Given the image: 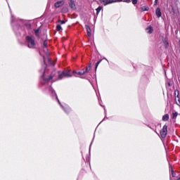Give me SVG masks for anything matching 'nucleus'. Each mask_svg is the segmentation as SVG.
I'll return each instance as SVG.
<instances>
[{"instance_id":"nucleus-1","label":"nucleus","mask_w":180,"mask_h":180,"mask_svg":"<svg viewBox=\"0 0 180 180\" xmlns=\"http://www.w3.org/2000/svg\"><path fill=\"white\" fill-rule=\"evenodd\" d=\"M167 125H164L162 129L160 130V136L162 139H165L167 137V134L168 133Z\"/></svg>"},{"instance_id":"nucleus-2","label":"nucleus","mask_w":180,"mask_h":180,"mask_svg":"<svg viewBox=\"0 0 180 180\" xmlns=\"http://www.w3.org/2000/svg\"><path fill=\"white\" fill-rule=\"evenodd\" d=\"M27 41L28 43V47L30 49H33L34 47V40L30 37H27Z\"/></svg>"},{"instance_id":"nucleus-3","label":"nucleus","mask_w":180,"mask_h":180,"mask_svg":"<svg viewBox=\"0 0 180 180\" xmlns=\"http://www.w3.org/2000/svg\"><path fill=\"white\" fill-rule=\"evenodd\" d=\"M100 2H101V4H103V5L106 6L109 5V4H113L115 1H113V0H100Z\"/></svg>"},{"instance_id":"nucleus-4","label":"nucleus","mask_w":180,"mask_h":180,"mask_svg":"<svg viewBox=\"0 0 180 180\" xmlns=\"http://www.w3.org/2000/svg\"><path fill=\"white\" fill-rule=\"evenodd\" d=\"M64 4H65L64 1H59L55 3L54 6L55 8H60V6H63Z\"/></svg>"},{"instance_id":"nucleus-5","label":"nucleus","mask_w":180,"mask_h":180,"mask_svg":"<svg viewBox=\"0 0 180 180\" xmlns=\"http://www.w3.org/2000/svg\"><path fill=\"white\" fill-rule=\"evenodd\" d=\"M63 75H64V77H66L67 78H70L72 77V75L70 74V70H68L66 72H63Z\"/></svg>"},{"instance_id":"nucleus-6","label":"nucleus","mask_w":180,"mask_h":180,"mask_svg":"<svg viewBox=\"0 0 180 180\" xmlns=\"http://www.w3.org/2000/svg\"><path fill=\"white\" fill-rule=\"evenodd\" d=\"M86 32H87V34L89 37H91V27H89V26L88 25H86Z\"/></svg>"},{"instance_id":"nucleus-7","label":"nucleus","mask_w":180,"mask_h":180,"mask_svg":"<svg viewBox=\"0 0 180 180\" xmlns=\"http://www.w3.org/2000/svg\"><path fill=\"white\" fill-rule=\"evenodd\" d=\"M155 13L158 18H161V9L159 8H156Z\"/></svg>"},{"instance_id":"nucleus-8","label":"nucleus","mask_w":180,"mask_h":180,"mask_svg":"<svg viewBox=\"0 0 180 180\" xmlns=\"http://www.w3.org/2000/svg\"><path fill=\"white\" fill-rule=\"evenodd\" d=\"M70 6L72 8V9H75V3H74L73 0L70 1Z\"/></svg>"},{"instance_id":"nucleus-9","label":"nucleus","mask_w":180,"mask_h":180,"mask_svg":"<svg viewBox=\"0 0 180 180\" xmlns=\"http://www.w3.org/2000/svg\"><path fill=\"white\" fill-rule=\"evenodd\" d=\"M153 27H149L146 28V32H148V34H151V33H153Z\"/></svg>"},{"instance_id":"nucleus-10","label":"nucleus","mask_w":180,"mask_h":180,"mask_svg":"<svg viewBox=\"0 0 180 180\" xmlns=\"http://www.w3.org/2000/svg\"><path fill=\"white\" fill-rule=\"evenodd\" d=\"M168 119H169V115L168 114H166L163 117H162V120L164 122H167V120H168Z\"/></svg>"},{"instance_id":"nucleus-11","label":"nucleus","mask_w":180,"mask_h":180,"mask_svg":"<svg viewBox=\"0 0 180 180\" xmlns=\"http://www.w3.org/2000/svg\"><path fill=\"white\" fill-rule=\"evenodd\" d=\"M178 117V112H174L172 113V119L175 120Z\"/></svg>"},{"instance_id":"nucleus-12","label":"nucleus","mask_w":180,"mask_h":180,"mask_svg":"<svg viewBox=\"0 0 180 180\" xmlns=\"http://www.w3.org/2000/svg\"><path fill=\"white\" fill-rule=\"evenodd\" d=\"M56 30L58 32H63V27H61V25H58L56 26Z\"/></svg>"},{"instance_id":"nucleus-13","label":"nucleus","mask_w":180,"mask_h":180,"mask_svg":"<svg viewBox=\"0 0 180 180\" xmlns=\"http://www.w3.org/2000/svg\"><path fill=\"white\" fill-rule=\"evenodd\" d=\"M64 75H63V72L59 73L58 75V79H63V78H64Z\"/></svg>"},{"instance_id":"nucleus-14","label":"nucleus","mask_w":180,"mask_h":180,"mask_svg":"<svg viewBox=\"0 0 180 180\" xmlns=\"http://www.w3.org/2000/svg\"><path fill=\"white\" fill-rule=\"evenodd\" d=\"M101 11H102V6H99V7L96 9V13H97V15H99V13L101 12Z\"/></svg>"},{"instance_id":"nucleus-15","label":"nucleus","mask_w":180,"mask_h":180,"mask_svg":"<svg viewBox=\"0 0 180 180\" xmlns=\"http://www.w3.org/2000/svg\"><path fill=\"white\" fill-rule=\"evenodd\" d=\"M89 71H91V65H89L88 68H86V71L84 72L86 74V72H89Z\"/></svg>"},{"instance_id":"nucleus-16","label":"nucleus","mask_w":180,"mask_h":180,"mask_svg":"<svg viewBox=\"0 0 180 180\" xmlns=\"http://www.w3.org/2000/svg\"><path fill=\"white\" fill-rule=\"evenodd\" d=\"M77 74H78L79 75H84V74H85V71L82 70L81 72H78Z\"/></svg>"},{"instance_id":"nucleus-17","label":"nucleus","mask_w":180,"mask_h":180,"mask_svg":"<svg viewBox=\"0 0 180 180\" xmlns=\"http://www.w3.org/2000/svg\"><path fill=\"white\" fill-rule=\"evenodd\" d=\"M101 61H102V60H100L99 61H98V62L96 63V70L98 68V66L99 65V64H101Z\"/></svg>"},{"instance_id":"nucleus-18","label":"nucleus","mask_w":180,"mask_h":180,"mask_svg":"<svg viewBox=\"0 0 180 180\" xmlns=\"http://www.w3.org/2000/svg\"><path fill=\"white\" fill-rule=\"evenodd\" d=\"M138 2V0H132L133 5H136Z\"/></svg>"},{"instance_id":"nucleus-19","label":"nucleus","mask_w":180,"mask_h":180,"mask_svg":"<svg viewBox=\"0 0 180 180\" xmlns=\"http://www.w3.org/2000/svg\"><path fill=\"white\" fill-rule=\"evenodd\" d=\"M58 22L60 23V25H64V23H65V21L64 20H59Z\"/></svg>"},{"instance_id":"nucleus-20","label":"nucleus","mask_w":180,"mask_h":180,"mask_svg":"<svg viewBox=\"0 0 180 180\" xmlns=\"http://www.w3.org/2000/svg\"><path fill=\"white\" fill-rule=\"evenodd\" d=\"M123 1V0H113V4H115V2H122Z\"/></svg>"},{"instance_id":"nucleus-21","label":"nucleus","mask_w":180,"mask_h":180,"mask_svg":"<svg viewBox=\"0 0 180 180\" xmlns=\"http://www.w3.org/2000/svg\"><path fill=\"white\" fill-rule=\"evenodd\" d=\"M123 2H126L127 4H130L131 0H123Z\"/></svg>"},{"instance_id":"nucleus-22","label":"nucleus","mask_w":180,"mask_h":180,"mask_svg":"<svg viewBox=\"0 0 180 180\" xmlns=\"http://www.w3.org/2000/svg\"><path fill=\"white\" fill-rule=\"evenodd\" d=\"M50 79H53V76H50L49 79H46L45 81H50Z\"/></svg>"},{"instance_id":"nucleus-23","label":"nucleus","mask_w":180,"mask_h":180,"mask_svg":"<svg viewBox=\"0 0 180 180\" xmlns=\"http://www.w3.org/2000/svg\"><path fill=\"white\" fill-rule=\"evenodd\" d=\"M172 176L173 177H175V173H174L173 171H172Z\"/></svg>"},{"instance_id":"nucleus-24","label":"nucleus","mask_w":180,"mask_h":180,"mask_svg":"<svg viewBox=\"0 0 180 180\" xmlns=\"http://www.w3.org/2000/svg\"><path fill=\"white\" fill-rule=\"evenodd\" d=\"M141 10H142V11H147V9L146 8V7H142V8H141Z\"/></svg>"},{"instance_id":"nucleus-25","label":"nucleus","mask_w":180,"mask_h":180,"mask_svg":"<svg viewBox=\"0 0 180 180\" xmlns=\"http://www.w3.org/2000/svg\"><path fill=\"white\" fill-rule=\"evenodd\" d=\"M165 46L167 47L168 46V43L167 41H165Z\"/></svg>"},{"instance_id":"nucleus-26","label":"nucleus","mask_w":180,"mask_h":180,"mask_svg":"<svg viewBox=\"0 0 180 180\" xmlns=\"http://www.w3.org/2000/svg\"><path fill=\"white\" fill-rule=\"evenodd\" d=\"M35 33H36V34H37L39 33V30H36Z\"/></svg>"},{"instance_id":"nucleus-27","label":"nucleus","mask_w":180,"mask_h":180,"mask_svg":"<svg viewBox=\"0 0 180 180\" xmlns=\"http://www.w3.org/2000/svg\"><path fill=\"white\" fill-rule=\"evenodd\" d=\"M44 46L45 47H47V44H46V42H44Z\"/></svg>"},{"instance_id":"nucleus-28","label":"nucleus","mask_w":180,"mask_h":180,"mask_svg":"<svg viewBox=\"0 0 180 180\" xmlns=\"http://www.w3.org/2000/svg\"><path fill=\"white\" fill-rule=\"evenodd\" d=\"M73 74H78V72H77V71H73Z\"/></svg>"},{"instance_id":"nucleus-29","label":"nucleus","mask_w":180,"mask_h":180,"mask_svg":"<svg viewBox=\"0 0 180 180\" xmlns=\"http://www.w3.org/2000/svg\"><path fill=\"white\" fill-rule=\"evenodd\" d=\"M157 1H158V0H155V3L157 4Z\"/></svg>"}]
</instances>
